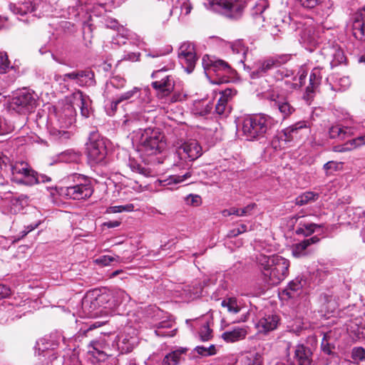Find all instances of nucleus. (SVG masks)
Listing matches in <instances>:
<instances>
[{
  "mask_svg": "<svg viewBox=\"0 0 365 365\" xmlns=\"http://www.w3.org/2000/svg\"><path fill=\"white\" fill-rule=\"evenodd\" d=\"M354 149V145H353L351 140L347 141L344 145L335 146L334 150L336 152H347Z\"/></svg>",
  "mask_w": 365,
  "mask_h": 365,
  "instance_id": "0e129e2a",
  "label": "nucleus"
},
{
  "mask_svg": "<svg viewBox=\"0 0 365 365\" xmlns=\"http://www.w3.org/2000/svg\"><path fill=\"white\" fill-rule=\"evenodd\" d=\"M126 81L125 78L119 76H115L110 78L109 81H108L106 84V93L109 94L112 93V88H116L118 90L122 89L125 86Z\"/></svg>",
  "mask_w": 365,
  "mask_h": 365,
  "instance_id": "c9c22d12",
  "label": "nucleus"
},
{
  "mask_svg": "<svg viewBox=\"0 0 365 365\" xmlns=\"http://www.w3.org/2000/svg\"><path fill=\"white\" fill-rule=\"evenodd\" d=\"M125 186L130 189L133 190L136 192H140L143 190V187L142 185L139 184L138 181L133 180L131 179L128 180Z\"/></svg>",
  "mask_w": 365,
  "mask_h": 365,
  "instance_id": "69168bd1",
  "label": "nucleus"
},
{
  "mask_svg": "<svg viewBox=\"0 0 365 365\" xmlns=\"http://www.w3.org/2000/svg\"><path fill=\"white\" fill-rule=\"evenodd\" d=\"M120 257L118 256L112 257L109 255H102L95 259V262L98 264L103 266H108L112 262H119Z\"/></svg>",
  "mask_w": 365,
  "mask_h": 365,
  "instance_id": "864d4df0",
  "label": "nucleus"
},
{
  "mask_svg": "<svg viewBox=\"0 0 365 365\" xmlns=\"http://www.w3.org/2000/svg\"><path fill=\"white\" fill-rule=\"evenodd\" d=\"M187 351L185 348H179L168 354L162 361V365H177L181 360L182 354Z\"/></svg>",
  "mask_w": 365,
  "mask_h": 365,
  "instance_id": "c756f323",
  "label": "nucleus"
},
{
  "mask_svg": "<svg viewBox=\"0 0 365 365\" xmlns=\"http://www.w3.org/2000/svg\"><path fill=\"white\" fill-rule=\"evenodd\" d=\"M212 329L210 328L208 322L204 324L199 331L200 339L203 341L210 340L212 338Z\"/></svg>",
  "mask_w": 365,
  "mask_h": 365,
  "instance_id": "603ef678",
  "label": "nucleus"
},
{
  "mask_svg": "<svg viewBox=\"0 0 365 365\" xmlns=\"http://www.w3.org/2000/svg\"><path fill=\"white\" fill-rule=\"evenodd\" d=\"M319 241V238L317 236H314L311 238L304 240L299 243H297L292 246V252L294 257H301L307 255V248L312 245L317 243Z\"/></svg>",
  "mask_w": 365,
  "mask_h": 365,
  "instance_id": "a878e982",
  "label": "nucleus"
},
{
  "mask_svg": "<svg viewBox=\"0 0 365 365\" xmlns=\"http://www.w3.org/2000/svg\"><path fill=\"white\" fill-rule=\"evenodd\" d=\"M95 83L94 74L91 71H79V78H78L77 84L80 86H91Z\"/></svg>",
  "mask_w": 365,
  "mask_h": 365,
  "instance_id": "58836bf2",
  "label": "nucleus"
},
{
  "mask_svg": "<svg viewBox=\"0 0 365 365\" xmlns=\"http://www.w3.org/2000/svg\"><path fill=\"white\" fill-rule=\"evenodd\" d=\"M10 62L6 53L0 52V73H6L9 68Z\"/></svg>",
  "mask_w": 365,
  "mask_h": 365,
  "instance_id": "4d7b16f0",
  "label": "nucleus"
},
{
  "mask_svg": "<svg viewBox=\"0 0 365 365\" xmlns=\"http://www.w3.org/2000/svg\"><path fill=\"white\" fill-rule=\"evenodd\" d=\"M177 152L180 160L188 159L192 162L202 155V148L196 140L190 139L182 143Z\"/></svg>",
  "mask_w": 365,
  "mask_h": 365,
  "instance_id": "2eb2a0df",
  "label": "nucleus"
},
{
  "mask_svg": "<svg viewBox=\"0 0 365 365\" xmlns=\"http://www.w3.org/2000/svg\"><path fill=\"white\" fill-rule=\"evenodd\" d=\"M178 58L185 71L188 73H191L194 70L197 60L194 45L190 42L182 43L179 48Z\"/></svg>",
  "mask_w": 365,
  "mask_h": 365,
  "instance_id": "4468645a",
  "label": "nucleus"
},
{
  "mask_svg": "<svg viewBox=\"0 0 365 365\" xmlns=\"http://www.w3.org/2000/svg\"><path fill=\"white\" fill-rule=\"evenodd\" d=\"M284 62L282 56H275L259 61L252 67L246 66L245 64L244 66L249 72L250 78L257 79L266 75L269 71L281 66Z\"/></svg>",
  "mask_w": 365,
  "mask_h": 365,
  "instance_id": "9b49d317",
  "label": "nucleus"
},
{
  "mask_svg": "<svg viewBox=\"0 0 365 365\" xmlns=\"http://www.w3.org/2000/svg\"><path fill=\"white\" fill-rule=\"evenodd\" d=\"M302 288L301 280L296 279L289 283L287 287L282 292V294L288 298H295L299 295Z\"/></svg>",
  "mask_w": 365,
  "mask_h": 365,
  "instance_id": "72a5a7b5",
  "label": "nucleus"
},
{
  "mask_svg": "<svg viewBox=\"0 0 365 365\" xmlns=\"http://www.w3.org/2000/svg\"><path fill=\"white\" fill-rule=\"evenodd\" d=\"M321 73L319 68H314L309 76V85L306 88L307 98H311L312 94L321 83Z\"/></svg>",
  "mask_w": 365,
  "mask_h": 365,
  "instance_id": "c85d7f7f",
  "label": "nucleus"
},
{
  "mask_svg": "<svg viewBox=\"0 0 365 365\" xmlns=\"http://www.w3.org/2000/svg\"><path fill=\"white\" fill-rule=\"evenodd\" d=\"M119 103H120L116 98L115 100L112 101L109 105L106 106V111L107 114L110 116L113 115L117 110V106Z\"/></svg>",
  "mask_w": 365,
  "mask_h": 365,
  "instance_id": "e2e57ef3",
  "label": "nucleus"
},
{
  "mask_svg": "<svg viewBox=\"0 0 365 365\" xmlns=\"http://www.w3.org/2000/svg\"><path fill=\"white\" fill-rule=\"evenodd\" d=\"M86 150L88 160L91 164L103 163L107 155L106 140L97 131L91 132L86 143Z\"/></svg>",
  "mask_w": 365,
  "mask_h": 365,
  "instance_id": "1a4fd4ad",
  "label": "nucleus"
},
{
  "mask_svg": "<svg viewBox=\"0 0 365 365\" xmlns=\"http://www.w3.org/2000/svg\"><path fill=\"white\" fill-rule=\"evenodd\" d=\"M299 75L298 80L295 77L292 78L293 81H291L289 79H284L292 77L293 76V73L284 68H282L277 71L275 78L277 81H281L282 83L284 81V83L286 86L285 89L287 91H290L300 88L304 84L307 72L304 68H301L299 71Z\"/></svg>",
  "mask_w": 365,
  "mask_h": 365,
  "instance_id": "ddd939ff",
  "label": "nucleus"
},
{
  "mask_svg": "<svg viewBox=\"0 0 365 365\" xmlns=\"http://www.w3.org/2000/svg\"><path fill=\"white\" fill-rule=\"evenodd\" d=\"M294 359L297 365H312V352L304 344H298L294 349Z\"/></svg>",
  "mask_w": 365,
  "mask_h": 365,
  "instance_id": "5701e85b",
  "label": "nucleus"
},
{
  "mask_svg": "<svg viewBox=\"0 0 365 365\" xmlns=\"http://www.w3.org/2000/svg\"><path fill=\"white\" fill-rule=\"evenodd\" d=\"M257 259L260 266L263 279L267 284L277 285L288 276L289 261L286 258L278 255L271 256L259 255Z\"/></svg>",
  "mask_w": 365,
  "mask_h": 365,
  "instance_id": "f03ea898",
  "label": "nucleus"
},
{
  "mask_svg": "<svg viewBox=\"0 0 365 365\" xmlns=\"http://www.w3.org/2000/svg\"><path fill=\"white\" fill-rule=\"evenodd\" d=\"M11 171V179L19 184L34 185L51 181V178L43 174H38L24 161H16L9 165Z\"/></svg>",
  "mask_w": 365,
  "mask_h": 365,
  "instance_id": "423d86ee",
  "label": "nucleus"
},
{
  "mask_svg": "<svg viewBox=\"0 0 365 365\" xmlns=\"http://www.w3.org/2000/svg\"><path fill=\"white\" fill-rule=\"evenodd\" d=\"M192 175L190 171H187L182 175H172L165 179L159 180V184L163 187H169L178 185L190 178Z\"/></svg>",
  "mask_w": 365,
  "mask_h": 365,
  "instance_id": "cd10ccee",
  "label": "nucleus"
},
{
  "mask_svg": "<svg viewBox=\"0 0 365 365\" xmlns=\"http://www.w3.org/2000/svg\"><path fill=\"white\" fill-rule=\"evenodd\" d=\"M203 5L207 10L230 19L239 18L247 5L251 6L253 16L262 14L269 6L267 0H205Z\"/></svg>",
  "mask_w": 365,
  "mask_h": 365,
  "instance_id": "f257e3e1",
  "label": "nucleus"
},
{
  "mask_svg": "<svg viewBox=\"0 0 365 365\" xmlns=\"http://www.w3.org/2000/svg\"><path fill=\"white\" fill-rule=\"evenodd\" d=\"M247 334V331L245 327H237L224 332L222 338L227 342L232 343L244 339Z\"/></svg>",
  "mask_w": 365,
  "mask_h": 365,
  "instance_id": "bb28decb",
  "label": "nucleus"
},
{
  "mask_svg": "<svg viewBox=\"0 0 365 365\" xmlns=\"http://www.w3.org/2000/svg\"><path fill=\"white\" fill-rule=\"evenodd\" d=\"M139 93L140 88H138V87H134L131 90L120 94L119 96L117 97V98L118 99V101H120V103H122L125 101H130L133 98L140 96Z\"/></svg>",
  "mask_w": 365,
  "mask_h": 365,
  "instance_id": "49530a36",
  "label": "nucleus"
},
{
  "mask_svg": "<svg viewBox=\"0 0 365 365\" xmlns=\"http://www.w3.org/2000/svg\"><path fill=\"white\" fill-rule=\"evenodd\" d=\"M322 311L326 313H334L338 308V303L333 296L324 295L322 299Z\"/></svg>",
  "mask_w": 365,
  "mask_h": 365,
  "instance_id": "f704fd0d",
  "label": "nucleus"
},
{
  "mask_svg": "<svg viewBox=\"0 0 365 365\" xmlns=\"http://www.w3.org/2000/svg\"><path fill=\"white\" fill-rule=\"evenodd\" d=\"M222 307L226 308L230 314H235L240 311V307L234 297H229L223 299L221 302Z\"/></svg>",
  "mask_w": 365,
  "mask_h": 365,
  "instance_id": "37998d69",
  "label": "nucleus"
},
{
  "mask_svg": "<svg viewBox=\"0 0 365 365\" xmlns=\"http://www.w3.org/2000/svg\"><path fill=\"white\" fill-rule=\"evenodd\" d=\"M93 192V187L87 180H84L83 182L67 187L63 190L65 195L76 200H86L92 195Z\"/></svg>",
  "mask_w": 365,
  "mask_h": 365,
  "instance_id": "dca6fc26",
  "label": "nucleus"
},
{
  "mask_svg": "<svg viewBox=\"0 0 365 365\" xmlns=\"http://www.w3.org/2000/svg\"><path fill=\"white\" fill-rule=\"evenodd\" d=\"M236 94V91L230 88L225 89L220 93V96L215 106V112L220 115H227L230 112L229 101Z\"/></svg>",
  "mask_w": 365,
  "mask_h": 365,
  "instance_id": "aec40b11",
  "label": "nucleus"
},
{
  "mask_svg": "<svg viewBox=\"0 0 365 365\" xmlns=\"http://www.w3.org/2000/svg\"><path fill=\"white\" fill-rule=\"evenodd\" d=\"M192 9V6L189 0H177L176 3L170 11L169 16H171L173 11L177 13L180 11V18L187 16Z\"/></svg>",
  "mask_w": 365,
  "mask_h": 365,
  "instance_id": "7c9ffc66",
  "label": "nucleus"
},
{
  "mask_svg": "<svg viewBox=\"0 0 365 365\" xmlns=\"http://www.w3.org/2000/svg\"><path fill=\"white\" fill-rule=\"evenodd\" d=\"M48 6L42 0H21L17 4H11L10 10L16 15L24 16L27 13L38 11V15L47 11Z\"/></svg>",
  "mask_w": 365,
  "mask_h": 365,
  "instance_id": "f8f14e48",
  "label": "nucleus"
},
{
  "mask_svg": "<svg viewBox=\"0 0 365 365\" xmlns=\"http://www.w3.org/2000/svg\"><path fill=\"white\" fill-rule=\"evenodd\" d=\"M106 345L102 341H93L88 346V354L93 362L105 361L108 355L105 351Z\"/></svg>",
  "mask_w": 365,
  "mask_h": 365,
  "instance_id": "4be33fe9",
  "label": "nucleus"
},
{
  "mask_svg": "<svg viewBox=\"0 0 365 365\" xmlns=\"http://www.w3.org/2000/svg\"><path fill=\"white\" fill-rule=\"evenodd\" d=\"M263 359L258 353L250 354L244 358V365H262Z\"/></svg>",
  "mask_w": 365,
  "mask_h": 365,
  "instance_id": "a18cd8bd",
  "label": "nucleus"
},
{
  "mask_svg": "<svg viewBox=\"0 0 365 365\" xmlns=\"http://www.w3.org/2000/svg\"><path fill=\"white\" fill-rule=\"evenodd\" d=\"M172 327V324L169 322H160L155 330V333L157 336H173L175 334V329L165 330L164 329H170Z\"/></svg>",
  "mask_w": 365,
  "mask_h": 365,
  "instance_id": "c03bdc74",
  "label": "nucleus"
},
{
  "mask_svg": "<svg viewBox=\"0 0 365 365\" xmlns=\"http://www.w3.org/2000/svg\"><path fill=\"white\" fill-rule=\"evenodd\" d=\"M41 224V221L36 222L34 223H31L28 226H26L24 227V230L21 232V237H25L27 234H29L30 232L34 230L36 228L38 227V225Z\"/></svg>",
  "mask_w": 365,
  "mask_h": 365,
  "instance_id": "774afa93",
  "label": "nucleus"
},
{
  "mask_svg": "<svg viewBox=\"0 0 365 365\" xmlns=\"http://www.w3.org/2000/svg\"><path fill=\"white\" fill-rule=\"evenodd\" d=\"M56 158V162L74 163L79 160L80 155L77 152L68 150L61 153Z\"/></svg>",
  "mask_w": 365,
  "mask_h": 365,
  "instance_id": "a19ab883",
  "label": "nucleus"
},
{
  "mask_svg": "<svg viewBox=\"0 0 365 365\" xmlns=\"http://www.w3.org/2000/svg\"><path fill=\"white\" fill-rule=\"evenodd\" d=\"M273 119L264 114L249 115L243 119L242 130L247 140H259L265 137L271 128Z\"/></svg>",
  "mask_w": 365,
  "mask_h": 365,
  "instance_id": "39448f33",
  "label": "nucleus"
},
{
  "mask_svg": "<svg viewBox=\"0 0 365 365\" xmlns=\"http://www.w3.org/2000/svg\"><path fill=\"white\" fill-rule=\"evenodd\" d=\"M351 357L355 361L365 360V350L362 347H355L351 352Z\"/></svg>",
  "mask_w": 365,
  "mask_h": 365,
  "instance_id": "052dcab7",
  "label": "nucleus"
},
{
  "mask_svg": "<svg viewBox=\"0 0 365 365\" xmlns=\"http://www.w3.org/2000/svg\"><path fill=\"white\" fill-rule=\"evenodd\" d=\"M174 67L173 63L170 62L168 64L165 66L160 69H158L154 72H153L151 77L155 80H160L161 78L164 77L166 74H165V71L168 70L172 69Z\"/></svg>",
  "mask_w": 365,
  "mask_h": 365,
  "instance_id": "13d9d810",
  "label": "nucleus"
},
{
  "mask_svg": "<svg viewBox=\"0 0 365 365\" xmlns=\"http://www.w3.org/2000/svg\"><path fill=\"white\" fill-rule=\"evenodd\" d=\"M35 106V96L26 89L19 91L9 103V109L19 113L31 112Z\"/></svg>",
  "mask_w": 365,
  "mask_h": 365,
  "instance_id": "9d476101",
  "label": "nucleus"
},
{
  "mask_svg": "<svg viewBox=\"0 0 365 365\" xmlns=\"http://www.w3.org/2000/svg\"><path fill=\"white\" fill-rule=\"evenodd\" d=\"M212 109V104L205 101L195 102L193 105L192 112L195 115L201 116L206 115L210 113Z\"/></svg>",
  "mask_w": 365,
  "mask_h": 365,
  "instance_id": "4c0bfd02",
  "label": "nucleus"
},
{
  "mask_svg": "<svg viewBox=\"0 0 365 365\" xmlns=\"http://www.w3.org/2000/svg\"><path fill=\"white\" fill-rule=\"evenodd\" d=\"M247 231L246 225L242 224L238 227L232 229L227 233L228 237H234Z\"/></svg>",
  "mask_w": 365,
  "mask_h": 365,
  "instance_id": "680f3d73",
  "label": "nucleus"
},
{
  "mask_svg": "<svg viewBox=\"0 0 365 365\" xmlns=\"http://www.w3.org/2000/svg\"><path fill=\"white\" fill-rule=\"evenodd\" d=\"M121 31H122V35L120 37V38L122 39V41H120L119 39H117V38H113L115 43L124 44L125 43L124 39H128L131 43L135 44L138 46H140L141 44H143V42L142 41L140 38L135 34L132 33L131 31L127 30L125 28H121Z\"/></svg>",
  "mask_w": 365,
  "mask_h": 365,
  "instance_id": "473e14b6",
  "label": "nucleus"
},
{
  "mask_svg": "<svg viewBox=\"0 0 365 365\" xmlns=\"http://www.w3.org/2000/svg\"><path fill=\"white\" fill-rule=\"evenodd\" d=\"M49 120L48 130L54 139L65 140L71 138V132L67 130L74 122L73 109L71 107H68L65 113L58 111L51 114Z\"/></svg>",
  "mask_w": 365,
  "mask_h": 365,
  "instance_id": "0eeeda50",
  "label": "nucleus"
},
{
  "mask_svg": "<svg viewBox=\"0 0 365 365\" xmlns=\"http://www.w3.org/2000/svg\"><path fill=\"white\" fill-rule=\"evenodd\" d=\"M150 110H145L143 113H133L130 115H126L123 123V126L128 130H133L135 131L134 128H138L137 131H139L143 123H147L152 120V118L147 115L146 113H149Z\"/></svg>",
  "mask_w": 365,
  "mask_h": 365,
  "instance_id": "a211bd4d",
  "label": "nucleus"
},
{
  "mask_svg": "<svg viewBox=\"0 0 365 365\" xmlns=\"http://www.w3.org/2000/svg\"><path fill=\"white\" fill-rule=\"evenodd\" d=\"M307 128V125L306 122H304V121L298 122V123H295L294 125H292V126L287 128L284 130V135L287 136L289 135L291 138H292V135L294 133H297L299 130L302 129V128Z\"/></svg>",
  "mask_w": 365,
  "mask_h": 365,
  "instance_id": "8fccbe9b",
  "label": "nucleus"
},
{
  "mask_svg": "<svg viewBox=\"0 0 365 365\" xmlns=\"http://www.w3.org/2000/svg\"><path fill=\"white\" fill-rule=\"evenodd\" d=\"M129 299L128 294L122 289L104 292L90 301V316L96 317L101 313L108 314Z\"/></svg>",
  "mask_w": 365,
  "mask_h": 365,
  "instance_id": "20e7f679",
  "label": "nucleus"
},
{
  "mask_svg": "<svg viewBox=\"0 0 365 365\" xmlns=\"http://www.w3.org/2000/svg\"><path fill=\"white\" fill-rule=\"evenodd\" d=\"M365 6L359 9L354 18L352 25L354 36L361 41H365Z\"/></svg>",
  "mask_w": 365,
  "mask_h": 365,
  "instance_id": "412c9836",
  "label": "nucleus"
},
{
  "mask_svg": "<svg viewBox=\"0 0 365 365\" xmlns=\"http://www.w3.org/2000/svg\"><path fill=\"white\" fill-rule=\"evenodd\" d=\"M202 64L207 78L214 84H221L230 81L232 74L231 67L222 60H214L210 56L202 57Z\"/></svg>",
  "mask_w": 365,
  "mask_h": 365,
  "instance_id": "6e6552de",
  "label": "nucleus"
},
{
  "mask_svg": "<svg viewBox=\"0 0 365 365\" xmlns=\"http://www.w3.org/2000/svg\"><path fill=\"white\" fill-rule=\"evenodd\" d=\"M164 135L158 128L140 129L133 131L132 140L138 144L139 151L146 155H156L165 148Z\"/></svg>",
  "mask_w": 365,
  "mask_h": 365,
  "instance_id": "7ed1b4c3",
  "label": "nucleus"
},
{
  "mask_svg": "<svg viewBox=\"0 0 365 365\" xmlns=\"http://www.w3.org/2000/svg\"><path fill=\"white\" fill-rule=\"evenodd\" d=\"M185 291L187 292L190 298L195 299L201 295L202 286L200 283H196L192 287H188Z\"/></svg>",
  "mask_w": 365,
  "mask_h": 365,
  "instance_id": "5fc2aeb1",
  "label": "nucleus"
},
{
  "mask_svg": "<svg viewBox=\"0 0 365 365\" xmlns=\"http://www.w3.org/2000/svg\"><path fill=\"white\" fill-rule=\"evenodd\" d=\"M151 85L157 91V96L160 98L168 96L175 86L173 78L169 75H165L160 80H155Z\"/></svg>",
  "mask_w": 365,
  "mask_h": 365,
  "instance_id": "6ab92c4d",
  "label": "nucleus"
},
{
  "mask_svg": "<svg viewBox=\"0 0 365 365\" xmlns=\"http://www.w3.org/2000/svg\"><path fill=\"white\" fill-rule=\"evenodd\" d=\"M129 165L130 169L135 173L141 174L144 176H148L150 174L149 169L143 167L141 165L134 160H130Z\"/></svg>",
  "mask_w": 365,
  "mask_h": 365,
  "instance_id": "09e8293b",
  "label": "nucleus"
},
{
  "mask_svg": "<svg viewBox=\"0 0 365 365\" xmlns=\"http://www.w3.org/2000/svg\"><path fill=\"white\" fill-rule=\"evenodd\" d=\"M78 78H79V71L66 73L63 76H60V75L54 76L55 81L56 82H59L60 83L62 81L66 83L68 79L73 80L77 83Z\"/></svg>",
  "mask_w": 365,
  "mask_h": 365,
  "instance_id": "de8ad7c7",
  "label": "nucleus"
},
{
  "mask_svg": "<svg viewBox=\"0 0 365 365\" xmlns=\"http://www.w3.org/2000/svg\"><path fill=\"white\" fill-rule=\"evenodd\" d=\"M256 205L255 203L249 204L243 208H240V216L251 215L255 210Z\"/></svg>",
  "mask_w": 365,
  "mask_h": 365,
  "instance_id": "338daca9",
  "label": "nucleus"
},
{
  "mask_svg": "<svg viewBox=\"0 0 365 365\" xmlns=\"http://www.w3.org/2000/svg\"><path fill=\"white\" fill-rule=\"evenodd\" d=\"M352 134L351 129L348 127H343L339 125H333L329 129L330 138H339L344 140Z\"/></svg>",
  "mask_w": 365,
  "mask_h": 365,
  "instance_id": "2f4dec72",
  "label": "nucleus"
},
{
  "mask_svg": "<svg viewBox=\"0 0 365 365\" xmlns=\"http://www.w3.org/2000/svg\"><path fill=\"white\" fill-rule=\"evenodd\" d=\"M267 99L269 101L270 106L278 110L283 119L292 115L295 109L290 105L286 98L276 93H271L268 94Z\"/></svg>",
  "mask_w": 365,
  "mask_h": 365,
  "instance_id": "f3484780",
  "label": "nucleus"
},
{
  "mask_svg": "<svg viewBox=\"0 0 365 365\" xmlns=\"http://www.w3.org/2000/svg\"><path fill=\"white\" fill-rule=\"evenodd\" d=\"M185 200L186 204L188 205L198 207L202 204L201 197L198 195H188Z\"/></svg>",
  "mask_w": 365,
  "mask_h": 365,
  "instance_id": "bf43d9fd",
  "label": "nucleus"
},
{
  "mask_svg": "<svg viewBox=\"0 0 365 365\" xmlns=\"http://www.w3.org/2000/svg\"><path fill=\"white\" fill-rule=\"evenodd\" d=\"M195 351L198 354L204 356H212L216 354V349L214 345H210L209 347L197 346L195 348Z\"/></svg>",
  "mask_w": 365,
  "mask_h": 365,
  "instance_id": "6e6d98bb",
  "label": "nucleus"
},
{
  "mask_svg": "<svg viewBox=\"0 0 365 365\" xmlns=\"http://www.w3.org/2000/svg\"><path fill=\"white\" fill-rule=\"evenodd\" d=\"M319 198V194L312 191H308L298 196L295 200L297 205L302 206L309 202H314Z\"/></svg>",
  "mask_w": 365,
  "mask_h": 365,
  "instance_id": "ea45409f",
  "label": "nucleus"
},
{
  "mask_svg": "<svg viewBox=\"0 0 365 365\" xmlns=\"http://www.w3.org/2000/svg\"><path fill=\"white\" fill-rule=\"evenodd\" d=\"M231 48L233 53L237 56L236 61L239 63H244L247 48L244 46L242 41H235L232 44Z\"/></svg>",
  "mask_w": 365,
  "mask_h": 365,
  "instance_id": "e433bc0d",
  "label": "nucleus"
},
{
  "mask_svg": "<svg viewBox=\"0 0 365 365\" xmlns=\"http://www.w3.org/2000/svg\"><path fill=\"white\" fill-rule=\"evenodd\" d=\"M103 24L107 28L113 29L114 30H117V39L120 38V37L122 35V31L121 28H123V26H119L118 23L115 19H105Z\"/></svg>",
  "mask_w": 365,
  "mask_h": 365,
  "instance_id": "3c124183",
  "label": "nucleus"
},
{
  "mask_svg": "<svg viewBox=\"0 0 365 365\" xmlns=\"http://www.w3.org/2000/svg\"><path fill=\"white\" fill-rule=\"evenodd\" d=\"M74 98L76 104L80 107L81 115L85 118L89 117L92 112L89 97L84 96L81 91H78L74 93Z\"/></svg>",
  "mask_w": 365,
  "mask_h": 365,
  "instance_id": "393cba45",
  "label": "nucleus"
},
{
  "mask_svg": "<svg viewBox=\"0 0 365 365\" xmlns=\"http://www.w3.org/2000/svg\"><path fill=\"white\" fill-rule=\"evenodd\" d=\"M279 319L273 314L265 315L257 323V328L259 332L267 333L275 329L277 327Z\"/></svg>",
  "mask_w": 365,
  "mask_h": 365,
  "instance_id": "b1692460",
  "label": "nucleus"
},
{
  "mask_svg": "<svg viewBox=\"0 0 365 365\" xmlns=\"http://www.w3.org/2000/svg\"><path fill=\"white\" fill-rule=\"evenodd\" d=\"M319 227V225L315 223L300 221L299 227L296 230V233L297 235H303L305 236H308L312 235L314 232L316 227Z\"/></svg>",
  "mask_w": 365,
  "mask_h": 365,
  "instance_id": "79ce46f5",
  "label": "nucleus"
}]
</instances>
